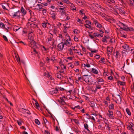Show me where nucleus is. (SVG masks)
<instances>
[{"label":"nucleus","instance_id":"nucleus-31","mask_svg":"<svg viewBox=\"0 0 134 134\" xmlns=\"http://www.w3.org/2000/svg\"><path fill=\"white\" fill-rule=\"evenodd\" d=\"M94 102L93 101H91L90 102V104L91 107L94 108Z\"/></svg>","mask_w":134,"mask_h":134},{"label":"nucleus","instance_id":"nucleus-40","mask_svg":"<svg viewBox=\"0 0 134 134\" xmlns=\"http://www.w3.org/2000/svg\"><path fill=\"white\" fill-rule=\"evenodd\" d=\"M85 22L86 23H87V25L88 26H90L91 25V21L88 20H86L85 21Z\"/></svg>","mask_w":134,"mask_h":134},{"label":"nucleus","instance_id":"nucleus-29","mask_svg":"<svg viewBox=\"0 0 134 134\" xmlns=\"http://www.w3.org/2000/svg\"><path fill=\"white\" fill-rule=\"evenodd\" d=\"M71 9L73 10H76V7L74 5L73 3H71Z\"/></svg>","mask_w":134,"mask_h":134},{"label":"nucleus","instance_id":"nucleus-46","mask_svg":"<svg viewBox=\"0 0 134 134\" xmlns=\"http://www.w3.org/2000/svg\"><path fill=\"white\" fill-rule=\"evenodd\" d=\"M102 41L103 42H105L106 43H107L108 41H107L106 38L105 37H104L102 39Z\"/></svg>","mask_w":134,"mask_h":134},{"label":"nucleus","instance_id":"nucleus-3","mask_svg":"<svg viewBox=\"0 0 134 134\" xmlns=\"http://www.w3.org/2000/svg\"><path fill=\"white\" fill-rule=\"evenodd\" d=\"M91 78L92 77L90 76L86 75H84L82 77V79L85 82V80H86L88 82H90V81L89 79H91Z\"/></svg>","mask_w":134,"mask_h":134},{"label":"nucleus","instance_id":"nucleus-10","mask_svg":"<svg viewBox=\"0 0 134 134\" xmlns=\"http://www.w3.org/2000/svg\"><path fill=\"white\" fill-rule=\"evenodd\" d=\"M113 48L112 47L108 46L107 48V52L110 53L111 54L113 52Z\"/></svg>","mask_w":134,"mask_h":134},{"label":"nucleus","instance_id":"nucleus-64","mask_svg":"<svg viewBox=\"0 0 134 134\" xmlns=\"http://www.w3.org/2000/svg\"><path fill=\"white\" fill-rule=\"evenodd\" d=\"M17 122L18 123V124L19 126H21V125L22 122H21V121H17Z\"/></svg>","mask_w":134,"mask_h":134},{"label":"nucleus","instance_id":"nucleus-13","mask_svg":"<svg viewBox=\"0 0 134 134\" xmlns=\"http://www.w3.org/2000/svg\"><path fill=\"white\" fill-rule=\"evenodd\" d=\"M36 44V43L35 42V41L34 40H32L29 43V46L32 48L33 47V46Z\"/></svg>","mask_w":134,"mask_h":134},{"label":"nucleus","instance_id":"nucleus-38","mask_svg":"<svg viewBox=\"0 0 134 134\" xmlns=\"http://www.w3.org/2000/svg\"><path fill=\"white\" fill-rule=\"evenodd\" d=\"M72 50L71 48H69L68 49V51L69 52V54L70 55H72L73 54Z\"/></svg>","mask_w":134,"mask_h":134},{"label":"nucleus","instance_id":"nucleus-57","mask_svg":"<svg viewBox=\"0 0 134 134\" xmlns=\"http://www.w3.org/2000/svg\"><path fill=\"white\" fill-rule=\"evenodd\" d=\"M77 21L78 22H79V23L81 24H83V23L82 22V21L81 20V19H78L77 20Z\"/></svg>","mask_w":134,"mask_h":134},{"label":"nucleus","instance_id":"nucleus-56","mask_svg":"<svg viewBox=\"0 0 134 134\" xmlns=\"http://www.w3.org/2000/svg\"><path fill=\"white\" fill-rule=\"evenodd\" d=\"M43 120L44 121V123L46 124L47 121V120L46 119L45 117H43Z\"/></svg>","mask_w":134,"mask_h":134},{"label":"nucleus","instance_id":"nucleus-2","mask_svg":"<svg viewBox=\"0 0 134 134\" xmlns=\"http://www.w3.org/2000/svg\"><path fill=\"white\" fill-rule=\"evenodd\" d=\"M64 44L63 42H61L57 46V50L59 51H62L63 49Z\"/></svg>","mask_w":134,"mask_h":134},{"label":"nucleus","instance_id":"nucleus-61","mask_svg":"<svg viewBox=\"0 0 134 134\" xmlns=\"http://www.w3.org/2000/svg\"><path fill=\"white\" fill-rule=\"evenodd\" d=\"M41 4L43 5V6H47L48 5V3H46L44 2V3H41Z\"/></svg>","mask_w":134,"mask_h":134},{"label":"nucleus","instance_id":"nucleus-30","mask_svg":"<svg viewBox=\"0 0 134 134\" xmlns=\"http://www.w3.org/2000/svg\"><path fill=\"white\" fill-rule=\"evenodd\" d=\"M116 114H117L118 117H121V114L120 111H117L116 112Z\"/></svg>","mask_w":134,"mask_h":134},{"label":"nucleus","instance_id":"nucleus-28","mask_svg":"<svg viewBox=\"0 0 134 134\" xmlns=\"http://www.w3.org/2000/svg\"><path fill=\"white\" fill-rule=\"evenodd\" d=\"M37 5L38 6V9H37V10L43 9L42 7H43V6L41 4H37Z\"/></svg>","mask_w":134,"mask_h":134},{"label":"nucleus","instance_id":"nucleus-39","mask_svg":"<svg viewBox=\"0 0 134 134\" xmlns=\"http://www.w3.org/2000/svg\"><path fill=\"white\" fill-rule=\"evenodd\" d=\"M128 31L134 32V29L132 27H129Z\"/></svg>","mask_w":134,"mask_h":134},{"label":"nucleus","instance_id":"nucleus-37","mask_svg":"<svg viewBox=\"0 0 134 134\" xmlns=\"http://www.w3.org/2000/svg\"><path fill=\"white\" fill-rule=\"evenodd\" d=\"M35 122L37 124L39 125L40 124V123L39 121L37 119L35 120Z\"/></svg>","mask_w":134,"mask_h":134},{"label":"nucleus","instance_id":"nucleus-19","mask_svg":"<svg viewBox=\"0 0 134 134\" xmlns=\"http://www.w3.org/2000/svg\"><path fill=\"white\" fill-rule=\"evenodd\" d=\"M91 72L96 74H97L98 72L97 70L94 68H92V69Z\"/></svg>","mask_w":134,"mask_h":134},{"label":"nucleus","instance_id":"nucleus-49","mask_svg":"<svg viewBox=\"0 0 134 134\" xmlns=\"http://www.w3.org/2000/svg\"><path fill=\"white\" fill-rule=\"evenodd\" d=\"M82 108V107H80L79 105H78L77 106H75V107H74V108H72L73 109H75V108H77V109H80L81 108Z\"/></svg>","mask_w":134,"mask_h":134},{"label":"nucleus","instance_id":"nucleus-50","mask_svg":"<svg viewBox=\"0 0 134 134\" xmlns=\"http://www.w3.org/2000/svg\"><path fill=\"white\" fill-rule=\"evenodd\" d=\"M42 13L43 15H44V14H46V10L45 9H43L42 10Z\"/></svg>","mask_w":134,"mask_h":134},{"label":"nucleus","instance_id":"nucleus-17","mask_svg":"<svg viewBox=\"0 0 134 134\" xmlns=\"http://www.w3.org/2000/svg\"><path fill=\"white\" fill-rule=\"evenodd\" d=\"M59 12L60 13V15L61 16H63L64 15L65 16H66V13L64 10L62 11H60Z\"/></svg>","mask_w":134,"mask_h":134},{"label":"nucleus","instance_id":"nucleus-18","mask_svg":"<svg viewBox=\"0 0 134 134\" xmlns=\"http://www.w3.org/2000/svg\"><path fill=\"white\" fill-rule=\"evenodd\" d=\"M102 33H101L100 34H98L97 33H94L93 35L94 37H98L99 36H100L102 37H103V35H101V34H102Z\"/></svg>","mask_w":134,"mask_h":134},{"label":"nucleus","instance_id":"nucleus-9","mask_svg":"<svg viewBox=\"0 0 134 134\" xmlns=\"http://www.w3.org/2000/svg\"><path fill=\"white\" fill-rule=\"evenodd\" d=\"M115 54L116 55V58H118V56H120L121 55L120 54V52L119 51H115V50L114 51V56H115Z\"/></svg>","mask_w":134,"mask_h":134},{"label":"nucleus","instance_id":"nucleus-48","mask_svg":"<svg viewBox=\"0 0 134 134\" xmlns=\"http://www.w3.org/2000/svg\"><path fill=\"white\" fill-rule=\"evenodd\" d=\"M95 5L96 7H97L98 8H101V6L100 5L96 3L95 4Z\"/></svg>","mask_w":134,"mask_h":134},{"label":"nucleus","instance_id":"nucleus-25","mask_svg":"<svg viewBox=\"0 0 134 134\" xmlns=\"http://www.w3.org/2000/svg\"><path fill=\"white\" fill-rule=\"evenodd\" d=\"M95 25L97 27L99 28L102 27V26L99 22L96 23V24Z\"/></svg>","mask_w":134,"mask_h":134},{"label":"nucleus","instance_id":"nucleus-62","mask_svg":"<svg viewBox=\"0 0 134 134\" xmlns=\"http://www.w3.org/2000/svg\"><path fill=\"white\" fill-rule=\"evenodd\" d=\"M36 44H35V45H34V46H33V47L32 48H34V49H35L38 48L37 46L36 45Z\"/></svg>","mask_w":134,"mask_h":134},{"label":"nucleus","instance_id":"nucleus-23","mask_svg":"<svg viewBox=\"0 0 134 134\" xmlns=\"http://www.w3.org/2000/svg\"><path fill=\"white\" fill-rule=\"evenodd\" d=\"M60 99L61 100L60 101L58 100V102L60 103H63V104H65V102L63 98L60 97Z\"/></svg>","mask_w":134,"mask_h":134},{"label":"nucleus","instance_id":"nucleus-21","mask_svg":"<svg viewBox=\"0 0 134 134\" xmlns=\"http://www.w3.org/2000/svg\"><path fill=\"white\" fill-rule=\"evenodd\" d=\"M120 28L121 29H123L126 31H129L128 30L129 27L127 26H126L124 27H121Z\"/></svg>","mask_w":134,"mask_h":134},{"label":"nucleus","instance_id":"nucleus-6","mask_svg":"<svg viewBox=\"0 0 134 134\" xmlns=\"http://www.w3.org/2000/svg\"><path fill=\"white\" fill-rule=\"evenodd\" d=\"M20 13V11L19 10H18L16 12H15L13 16L14 17L15 16H16V18H18L19 19L20 18L19 14Z\"/></svg>","mask_w":134,"mask_h":134},{"label":"nucleus","instance_id":"nucleus-35","mask_svg":"<svg viewBox=\"0 0 134 134\" xmlns=\"http://www.w3.org/2000/svg\"><path fill=\"white\" fill-rule=\"evenodd\" d=\"M5 25L2 23H0V27H1L2 28L4 29L5 28Z\"/></svg>","mask_w":134,"mask_h":134},{"label":"nucleus","instance_id":"nucleus-8","mask_svg":"<svg viewBox=\"0 0 134 134\" xmlns=\"http://www.w3.org/2000/svg\"><path fill=\"white\" fill-rule=\"evenodd\" d=\"M20 10V13H22L23 14L22 15V16L23 17L24 15H26V14L27 12L23 7H21Z\"/></svg>","mask_w":134,"mask_h":134},{"label":"nucleus","instance_id":"nucleus-41","mask_svg":"<svg viewBox=\"0 0 134 134\" xmlns=\"http://www.w3.org/2000/svg\"><path fill=\"white\" fill-rule=\"evenodd\" d=\"M60 66H61V68L63 70L64 69H66V66H64L63 64H62L60 65Z\"/></svg>","mask_w":134,"mask_h":134},{"label":"nucleus","instance_id":"nucleus-24","mask_svg":"<svg viewBox=\"0 0 134 134\" xmlns=\"http://www.w3.org/2000/svg\"><path fill=\"white\" fill-rule=\"evenodd\" d=\"M84 126L85 128L86 129L88 132H90V131L88 129V124L86 123L84 124Z\"/></svg>","mask_w":134,"mask_h":134},{"label":"nucleus","instance_id":"nucleus-7","mask_svg":"<svg viewBox=\"0 0 134 134\" xmlns=\"http://www.w3.org/2000/svg\"><path fill=\"white\" fill-rule=\"evenodd\" d=\"M109 113H107V114L108 116L111 118L113 119L114 116H113V112L112 111L110 110H108Z\"/></svg>","mask_w":134,"mask_h":134},{"label":"nucleus","instance_id":"nucleus-43","mask_svg":"<svg viewBox=\"0 0 134 134\" xmlns=\"http://www.w3.org/2000/svg\"><path fill=\"white\" fill-rule=\"evenodd\" d=\"M47 22L43 23H42V26L43 27H46Z\"/></svg>","mask_w":134,"mask_h":134},{"label":"nucleus","instance_id":"nucleus-58","mask_svg":"<svg viewBox=\"0 0 134 134\" xmlns=\"http://www.w3.org/2000/svg\"><path fill=\"white\" fill-rule=\"evenodd\" d=\"M100 55H96L95 56V57L97 59L99 58H100Z\"/></svg>","mask_w":134,"mask_h":134},{"label":"nucleus","instance_id":"nucleus-1","mask_svg":"<svg viewBox=\"0 0 134 134\" xmlns=\"http://www.w3.org/2000/svg\"><path fill=\"white\" fill-rule=\"evenodd\" d=\"M66 36L67 37L66 38V40L65 42H63L64 45H66V46L71 45L72 43L71 41V39L70 37L69 36H67V35H66Z\"/></svg>","mask_w":134,"mask_h":134},{"label":"nucleus","instance_id":"nucleus-44","mask_svg":"<svg viewBox=\"0 0 134 134\" xmlns=\"http://www.w3.org/2000/svg\"><path fill=\"white\" fill-rule=\"evenodd\" d=\"M87 118L89 119H91L92 120H93L94 121H95V119L93 117V116H89V118Z\"/></svg>","mask_w":134,"mask_h":134},{"label":"nucleus","instance_id":"nucleus-55","mask_svg":"<svg viewBox=\"0 0 134 134\" xmlns=\"http://www.w3.org/2000/svg\"><path fill=\"white\" fill-rule=\"evenodd\" d=\"M108 79L110 80H112L113 79V77L112 76H109L108 77Z\"/></svg>","mask_w":134,"mask_h":134},{"label":"nucleus","instance_id":"nucleus-33","mask_svg":"<svg viewBox=\"0 0 134 134\" xmlns=\"http://www.w3.org/2000/svg\"><path fill=\"white\" fill-rule=\"evenodd\" d=\"M54 42H53L52 45V46H51L50 47V48H51L52 49H53L54 48H56V45H54Z\"/></svg>","mask_w":134,"mask_h":134},{"label":"nucleus","instance_id":"nucleus-20","mask_svg":"<svg viewBox=\"0 0 134 134\" xmlns=\"http://www.w3.org/2000/svg\"><path fill=\"white\" fill-rule=\"evenodd\" d=\"M120 12L121 13L125 14V12L124 10V8H120L119 9L118 8Z\"/></svg>","mask_w":134,"mask_h":134},{"label":"nucleus","instance_id":"nucleus-36","mask_svg":"<svg viewBox=\"0 0 134 134\" xmlns=\"http://www.w3.org/2000/svg\"><path fill=\"white\" fill-rule=\"evenodd\" d=\"M104 60L105 59L104 58H101V60H99V62L100 63L103 64L104 63Z\"/></svg>","mask_w":134,"mask_h":134},{"label":"nucleus","instance_id":"nucleus-5","mask_svg":"<svg viewBox=\"0 0 134 134\" xmlns=\"http://www.w3.org/2000/svg\"><path fill=\"white\" fill-rule=\"evenodd\" d=\"M59 89V87H58L55 88V90L52 91H51L49 92V93L51 94H53L54 93H57Z\"/></svg>","mask_w":134,"mask_h":134},{"label":"nucleus","instance_id":"nucleus-53","mask_svg":"<svg viewBox=\"0 0 134 134\" xmlns=\"http://www.w3.org/2000/svg\"><path fill=\"white\" fill-rule=\"evenodd\" d=\"M40 65L41 67H43L44 65V64L43 62H40Z\"/></svg>","mask_w":134,"mask_h":134},{"label":"nucleus","instance_id":"nucleus-22","mask_svg":"<svg viewBox=\"0 0 134 134\" xmlns=\"http://www.w3.org/2000/svg\"><path fill=\"white\" fill-rule=\"evenodd\" d=\"M118 85L120 84L121 86H124L125 85V82H121L120 81H119L118 82Z\"/></svg>","mask_w":134,"mask_h":134},{"label":"nucleus","instance_id":"nucleus-34","mask_svg":"<svg viewBox=\"0 0 134 134\" xmlns=\"http://www.w3.org/2000/svg\"><path fill=\"white\" fill-rule=\"evenodd\" d=\"M126 110L127 113L129 115H131V113L129 109L128 108H127L126 109Z\"/></svg>","mask_w":134,"mask_h":134},{"label":"nucleus","instance_id":"nucleus-42","mask_svg":"<svg viewBox=\"0 0 134 134\" xmlns=\"http://www.w3.org/2000/svg\"><path fill=\"white\" fill-rule=\"evenodd\" d=\"M65 3H66L68 4H70L71 3L69 0H63Z\"/></svg>","mask_w":134,"mask_h":134},{"label":"nucleus","instance_id":"nucleus-15","mask_svg":"<svg viewBox=\"0 0 134 134\" xmlns=\"http://www.w3.org/2000/svg\"><path fill=\"white\" fill-rule=\"evenodd\" d=\"M22 111H23V112L29 114H31V113L28 110L26 109H24V108H22Z\"/></svg>","mask_w":134,"mask_h":134},{"label":"nucleus","instance_id":"nucleus-12","mask_svg":"<svg viewBox=\"0 0 134 134\" xmlns=\"http://www.w3.org/2000/svg\"><path fill=\"white\" fill-rule=\"evenodd\" d=\"M15 58H16V60L18 63L19 62L20 63H21L24 64H25V62L23 61L22 60H20V58L19 56L18 58V57L16 56Z\"/></svg>","mask_w":134,"mask_h":134},{"label":"nucleus","instance_id":"nucleus-11","mask_svg":"<svg viewBox=\"0 0 134 134\" xmlns=\"http://www.w3.org/2000/svg\"><path fill=\"white\" fill-rule=\"evenodd\" d=\"M116 99H117L116 101V103H117V102H121V99L119 95L118 94L116 95Z\"/></svg>","mask_w":134,"mask_h":134},{"label":"nucleus","instance_id":"nucleus-45","mask_svg":"<svg viewBox=\"0 0 134 134\" xmlns=\"http://www.w3.org/2000/svg\"><path fill=\"white\" fill-rule=\"evenodd\" d=\"M108 2L109 3H115V1L114 0H108Z\"/></svg>","mask_w":134,"mask_h":134},{"label":"nucleus","instance_id":"nucleus-26","mask_svg":"<svg viewBox=\"0 0 134 134\" xmlns=\"http://www.w3.org/2000/svg\"><path fill=\"white\" fill-rule=\"evenodd\" d=\"M51 15H52L51 17L52 19H53L54 20H55V15L57 14L56 13H52L51 14Z\"/></svg>","mask_w":134,"mask_h":134},{"label":"nucleus","instance_id":"nucleus-52","mask_svg":"<svg viewBox=\"0 0 134 134\" xmlns=\"http://www.w3.org/2000/svg\"><path fill=\"white\" fill-rule=\"evenodd\" d=\"M89 36L92 39H95L94 36H93V35L91 34H89Z\"/></svg>","mask_w":134,"mask_h":134},{"label":"nucleus","instance_id":"nucleus-27","mask_svg":"<svg viewBox=\"0 0 134 134\" xmlns=\"http://www.w3.org/2000/svg\"><path fill=\"white\" fill-rule=\"evenodd\" d=\"M114 105L113 104H111L109 106V108L110 109H114Z\"/></svg>","mask_w":134,"mask_h":134},{"label":"nucleus","instance_id":"nucleus-47","mask_svg":"<svg viewBox=\"0 0 134 134\" xmlns=\"http://www.w3.org/2000/svg\"><path fill=\"white\" fill-rule=\"evenodd\" d=\"M3 38L4 40L6 41H8V39L4 35H3Z\"/></svg>","mask_w":134,"mask_h":134},{"label":"nucleus","instance_id":"nucleus-51","mask_svg":"<svg viewBox=\"0 0 134 134\" xmlns=\"http://www.w3.org/2000/svg\"><path fill=\"white\" fill-rule=\"evenodd\" d=\"M35 104L37 107L38 108L39 107V105L37 101H35Z\"/></svg>","mask_w":134,"mask_h":134},{"label":"nucleus","instance_id":"nucleus-60","mask_svg":"<svg viewBox=\"0 0 134 134\" xmlns=\"http://www.w3.org/2000/svg\"><path fill=\"white\" fill-rule=\"evenodd\" d=\"M69 27H67V26H64V30H66Z\"/></svg>","mask_w":134,"mask_h":134},{"label":"nucleus","instance_id":"nucleus-32","mask_svg":"<svg viewBox=\"0 0 134 134\" xmlns=\"http://www.w3.org/2000/svg\"><path fill=\"white\" fill-rule=\"evenodd\" d=\"M20 28H19L18 26H14L13 28V30L15 31H17Z\"/></svg>","mask_w":134,"mask_h":134},{"label":"nucleus","instance_id":"nucleus-4","mask_svg":"<svg viewBox=\"0 0 134 134\" xmlns=\"http://www.w3.org/2000/svg\"><path fill=\"white\" fill-rule=\"evenodd\" d=\"M122 47L124 49V51H125L128 52L130 50L129 46L126 44H123L122 46Z\"/></svg>","mask_w":134,"mask_h":134},{"label":"nucleus","instance_id":"nucleus-16","mask_svg":"<svg viewBox=\"0 0 134 134\" xmlns=\"http://www.w3.org/2000/svg\"><path fill=\"white\" fill-rule=\"evenodd\" d=\"M55 76L57 77L58 79H62L61 78L62 77H63L62 75L60 74H59L58 73H57L55 74Z\"/></svg>","mask_w":134,"mask_h":134},{"label":"nucleus","instance_id":"nucleus-54","mask_svg":"<svg viewBox=\"0 0 134 134\" xmlns=\"http://www.w3.org/2000/svg\"><path fill=\"white\" fill-rule=\"evenodd\" d=\"M74 40L76 42H77L78 41V38L76 36L74 37Z\"/></svg>","mask_w":134,"mask_h":134},{"label":"nucleus","instance_id":"nucleus-59","mask_svg":"<svg viewBox=\"0 0 134 134\" xmlns=\"http://www.w3.org/2000/svg\"><path fill=\"white\" fill-rule=\"evenodd\" d=\"M98 82H103L104 81V80L102 79H100L98 80Z\"/></svg>","mask_w":134,"mask_h":134},{"label":"nucleus","instance_id":"nucleus-63","mask_svg":"<svg viewBox=\"0 0 134 134\" xmlns=\"http://www.w3.org/2000/svg\"><path fill=\"white\" fill-rule=\"evenodd\" d=\"M97 89H99L101 88V86L100 85L97 86L96 87Z\"/></svg>","mask_w":134,"mask_h":134},{"label":"nucleus","instance_id":"nucleus-14","mask_svg":"<svg viewBox=\"0 0 134 134\" xmlns=\"http://www.w3.org/2000/svg\"><path fill=\"white\" fill-rule=\"evenodd\" d=\"M76 3L80 5H82L83 4L82 0H75Z\"/></svg>","mask_w":134,"mask_h":134}]
</instances>
